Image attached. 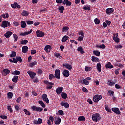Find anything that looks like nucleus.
Returning a JSON list of instances; mask_svg holds the SVG:
<instances>
[{"instance_id": "nucleus-47", "label": "nucleus", "mask_w": 125, "mask_h": 125, "mask_svg": "<svg viewBox=\"0 0 125 125\" xmlns=\"http://www.w3.org/2000/svg\"><path fill=\"white\" fill-rule=\"evenodd\" d=\"M92 70V68L90 67H89L88 66H86L85 67V71L86 72H88V71H91Z\"/></svg>"}, {"instance_id": "nucleus-44", "label": "nucleus", "mask_w": 125, "mask_h": 125, "mask_svg": "<svg viewBox=\"0 0 125 125\" xmlns=\"http://www.w3.org/2000/svg\"><path fill=\"white\" fill-rule=\"evenodd\" d=\"M69 31V27L68 26H65L62 29V32H68Z\"/></svg>"}, {"instance_id": "nucleus-59", "label": "nucleus", "mask_w": 125, "mask_h": 125, "mask_svg": "<svg viewBox=\"0 0 125 125\" xmlns=\"http://www.w3.org/2000/svg\"><path fill=\"white\" fill-rule=\"evenodd\" d=\"M7 109H8V111H9V112H10V113H12V112H13V110H12V108H11V106H8Z\"/></svg>"}, {"instance_id": "nucleus-29", "label": "nucleus", "mask_w": 125, "mask_h": 125, "mask_svg": "<svg viewBox=\"0 0 125 125\" xmlns=\"http://www.w3.org/2000/svg\"><path fill=\"white\" fill-rule=\"evenodd\" d=\"M51 47V46H50V45H46L44 48L45 51H46V52H50Z\"/></svg>"}, {"instance_id": "nucleus-32", "label": "nucleus", "mask_w": 125, "mask_h": 125, "mask_svg": "<svg viewBox=\"0 0 125 125\" xmlns=\"http://www.w3.org/2000/svg\"><path fill=\"white\" fill-rule=\"evenodd\" d=\"M62 97L63 98V99H67V98L68 97V95H67V93H63L62 92L61 94Z\"/></svg>"}, {"instance_id": "nucleus-43", "label": "nucleus", "mask_w": 125, "mask_h": 125, "mask_svg": "<svg viewBox=\"0 0 125 125\" xmlns=\"http://www.w3.org/2000/svg\"><path fill=\"white\" fill-rule=\"evenodd\" d=\"M7 96L9 99H11L13 96V93L10 92H8L7 93Z\"/></svg>"}, {"instance_id": "nucleus-33", "label": "nucleus", "mask_w": 125, "mask_h": 125, "mask_svg": "<svg viewBox=\"0 0 125 125\" xmlns=\"http://www.w3.org/2000/svg\"><path fill=\"white\" fill-rule=\"evenodd\" d=\"M78 121H83L84 122H85V117L83 116H79L78 118Z\"/></svg>"}, {"instance_id": "nucleus-35", "label": "nucleus", "mask_w": 125, "mask_h": 125, "mask_svg": "<svg viewBox=\"0 0 125 125\" xmlns=\"http://www.w3.org/2000/svg\"><path fill=\"white\" fill-rule=\"evenodd\" d=\"M29 42V41H28V40H22L21 42V44H27V43H28Z\"/></svg>"}, {"instance_id": "nucleus-57", "label": "nucleus", "mask_w": 125, "mask_h": 125, "mask_svg": "<svg viewBox=\"0 0 125 125\" xmlns=\"http://www.w3.org/2000/svg\"><path fill=\"white\" fill-rule=\"evenodd\" d=\"M78 41H79V42H82V41H83V37L79 36L78 38Z\"/></svg>"}, {"instance_id": "nucleus-25", "label": "nucleus", "mask_w": 125, "mask_h": 125, "mask_svg": "<svg viewBox=\"0 0 125 125\" xmlns=\"http://www.w3.org/2000/svg\"><path fill=\"white\" fill-rule=\"evenodd\" d=\"M77 51L80 52L81 54H83V53H85V52L83 51V47H82V46H80L77 48Z\"/></svg>"}, {"instance_id": "nucleus-55", "label": "nucleus", "mask_w": 125, "mask_h": 125, "mask_svg": "<svg viewBox=\"0 0 125 125\" xmlns=\"http://www.w3.org/2000/svg\"><path fill=\"white\" fill-rule=\"evenodd\" d=\"M37 72H38V75H41V74H42V72L43 71H42V70L39 68V69H37Z\"/></svg>"}, {"instance_id": "nucleus-23", "label": "nucleus", "mask_w": 125, "mask_h": 125, "mask_svg": "<svg viewBox=\"0 0 125 125\" xmlns=\"http://www.w3.org/2000/svg\"><path fill=\"white\" fill-rule=\"evenodd\" d=\"M28 50H29V47H28V46H23L22 47V52H23V53H26Z\"/></svg>"}, {"instance_id": "nucleus-52", "label": "nucleus", "mask_w": 125, "mask_h": 125, "mask_svg": "<svg viewBox=\"0 0 125 125\" xmlns=\"http://www.w3.org/2000/svg\"><path fill=\"white\" fill-rule=\"evenodd\" d=\"M83 9L84 10H88V11H90L91 9H90V7L89 6H86L83 7Z\"/></svg>"}, {"instance_id": "nucleus-4", "label": "nucleus", "mask_w": 125, "mask_h": 125, "mask_svg": "<svg viewBox=\"0 0 125 125\" xmlns=\"http://www.w3.org/2000/svg\"><path fill=\"white\" fill-rule=\"evenodd\" d=\"M101 99H102L101 95H96L93 97L94 102L97 103L99 100H101Z\"/></svg>"}, {"instance_id": "nucleus-38", "label": "nucleus", "mask_w": 125, "mask_h": 125, "mask_svg": "<svg viewBox=\"0 0 125 125\" xmlns=\"http://www.w3.org/2000/svg\"><path fill=\"white\" fill-rule=\"evenodd\" d=\"M21 28H26V27H27V24H26V22L24 21H21Z\"/></svg>"}, {"instance_id": "nucleus-34", "label": "nucleus", "mask_w": 125, "mask_h": 125, "mask_svg": "<svg viewBox=\"0 0 125 125\" xmlns=\"http://www.w3.org/2000/svg\"><path fill=\"white\" fill-rule=\"evenodd\" d=\"M12 82H13V83H16L17 82H18V76L15 75L13 76V78H12Z\"/></svg>"}, {"instance_id": "nucleus-17", "label": "nucleus", "mask_w": 125, "mask_h": 125, "mask_svg": "<svg viewBox=\"0 0 125 125\" xmlns=\"http://www.w3.org/2000/svg\"><path fill=\"white\" fill-rule=\"evenodd\" d=\"M33 32V30L31 29L29 31L25 32L24 33H21L20 34V36H22L23 37H25V36H26V35H29V34H31Z\"/></svg>"}, {"instance_id": "nucleus-27", "label": "nucleus", "mask_w": 125, "mask_h": 125, "mask_svg": "<svg viewBox=\"0 0 125 125\" xmlns=\"http://www.w3.org/2000/svg\"><path fill=\"white\" fill-rule=\"evenodd\" d=\"M38 103L40 104L42 108H45L46 106L44 104V103L43 102V101L42 100L39 101Z\"/></svg>"}, {"instance_id": "nucleus-45", "label": "nucleus", "mask_w": 125, "mask_h": 125, "mask_svg": "<svg viewBox=\"0 0 125 125\" xmlns=\"http://www.w3.org/2000/svg\"><path fill=\"white\" fill-rule=\"evenodd\" d=\"M58 115H60L61 116H64V111L62 110H58Z\"/></svg>"}, {"instance_id": "nucleus-22", "label": "nucleus", "mask_w": 125, "mask_h": 125, "mask_svg": "<svg viewBox=\"0 0 125 125\" xmlns=\"http://www.w3.org/2000/svg\"><path fill=\"white\" fill-rule=\"evenodd\" d=\"M13 33L11 31H8L5 34L4 36L7 39H9L10 37V36L12 35Z\"/></svg>"}, {"instance_id": "nucleus-64", "label": "nucleus", "mask_w": 125, "mask_h": 125, "mask_svg": "<svg viewBox=\"0 0 125 125\" xmlns=\"http://www.w3.org/2000/svg\"><path fill=\"white\" fill-rule=\"evenodd\" d=\"M78 34L80 36H82V37H84V33H83V31H81Z\"/></svg>"}, {"instance_id": "nucleus-9", "label": "nucleus", "mask_w": 125, "mask_h": 125, "mask_svg": "<svg viewBox=\"0 0 125 125\" xmlns=\"http://www.w3.org/2000/svg\"><path fill=\"white\" fill-rule=\"evenodd\" d=\"M27 74H29V76L30 77L31 79H34L35 77H36V73L32 71H27Z\"/></svg>"}, {"instance_id": "nucleus-60", "label": "nucleus", "mask_w": 125, "mask_h": 125, "mask_svg": "<svg viewBox=\"0 0 125 125\" xmlns=\"http://www.w3.org/2000/svg\"><path fill=\"white\" fill-rule=\"evenodd\" d=\"M56 3L61 4L62 2L63 3V0H56Z\"/></svg>"}, {"instance_id": "nucleus-36", "label": "nucleus", "mask_w": 125, "mask_h": 125, "mask_svg": "<svg viewBox=\"0 0 125 125\" xmlns=\"http://www.w3.org/2000/svg\"><path fill=\"white\" fill-rule=\"evenodd\" d=\"M93 53L94 55H96V56H100V52H99V51L94 50L93 51Z\"/></svg>"}, {"instance_id": "nucleus-37", "label": "nucleus", "mask_w": 125, "mask_h": 125, "mask_svg": "<svg viewBox=\"0 0 125 125\" xmlns=\"http://www.w3.org/2000/svg\"><path fill=\"white\" fill-rule=\"evenodd\" d=\"M108 83L110 86H113L116 83L113 80H109L108 81Z\"/></svg>"}, {"instance_id": "nucleus-24", "label": "nucleus", "mask_w": 125, "mask_h": 125, "mask_svg": "<svg viewBox=\"0 0 125 125\" xmlns=\"http://www.w3.org/2000/svg\"><path fill=\"white\" fill-rule=\"evenodd\" d=\"M58 9L60 13H63L64 12V10H65V8L63 6H59Z\"/></svg>"}, {"instance_id": "nucleus-62", "label": "nucleus", "mask_w": 125, "mask_h": 125, "mask_svg": "<svg viewBox=\"0 0 125 125\" xmlns=\"http://www.w3.org/2000/svg\"><path fill=\"white\" fill-rule=\"evenodd\" d=\"M16 5H17V2H15L14 4H12L11 5V7H12V8H16Z\"/></svg>"}, {"instance_id": "nucleus-10", "label": "nucleus", "mask_w": 125, "mask_h": 125, "mask_svg": "<svg viewBox=\"0 0 125 125\" xmlns=\"http://www.w3.org/2000/svg\"><path fill=\"white\" fill-rule=\"evenodd\" d=\"M42 99L43 101L47 103V104L49 103V100L48 99L47 95L46 94H43L42 95Z\"/></svg>"}, {"instance_id": "nucleus-12", "label": "nucleus", "mask_w": 125, "mask_h": 125, "mask_svg": "<svg viewBox=\"0 0 125 125\" xmlns=\"http://www.w3.org/2000/svg\"><path fill=\"white\" fill-rule=\"evenodd\" d=\"M61 106H62V107H64V108H68L70 107L69 103H68L67 102H62L61 103Z\"/></svg>"}, {"instance_id": "nucleus-14", "label": "nucleus", "mask_w": 125, "mask_h": 125, "mask_svg": "<svg viewBox=\"0 0 125 125\" xmlns=\"http://www.w3.org/2000/svg\"><path fill=\"white\" fill-rule=\"evenodd\" d=\"M112 111L117 115H120V114H121V111H120V109L118 108H112Z\"/></svg>"}, {"instance_id": "nucleus-42", "label": "nucleus", "mask_w": 125, "mask_h": 125, "mask_svg": "<svg viewBox=\"0 0 125 125\" xmlns=\"http://www.w3.org/2000/svg\"><path fill=\"white\" fill-rule=\"evenodd\" d=\"M21 15L23 16H28V15H29V12L27 11H23L22 12Z\"/></svg>"}, {"instance_id": "nucleus-8", "label": "nucleus", "mask_w": 125, "mask_h": 125, "mask_svg": "<svg viewBox=\"0 0 125 125\" xmlns=\"http://www.w3.org/2000/svg\"><path fill=\"white\" fill-rule=\"evenodd\" d=\"M55 77L56 79H60V70L56 69L55 70Z\"/></svg>"}, {"instance_id": "nucleus-5", "label": "nucleus", "mask_w": 125, "mask_h": 125, "mask_svg": "<svg viewBox=\"0 0 125 125\" xmlns=\"http://www.w3.org/2000/svg\"><path fill=\"white\" fill-rule=\"evenodd\" d=\"M113 40L115 41V42L117 43H119L120 42V38L118 37V36H119V34L117 33L116 34L114 33L113 34Z\"/></svg>"}, {"instance_id": "nucleus-53", "label": "nucleus", "mask_w": 125, "mask_h": 125, "mask_svg": "<svg viewBox=\"0 0 125 125\" xmlns=\"http://www.w3.org/2000/svg\"><path fill=\"white\" fill-rule=\"evenodd\" d=\"M16 58L17 61H19V62H22V61H23V60L21 57H16Z\"/></svg>"}, {"instance_id": "nucleus-56", "label": "nucleus", "mask_w": 125, "mask_h": 125, "mask_svg": "<svg viewBox=\"0 0 125 125\" xmlns=\"http://www.w3.org/2000/svg\"><path fill=\"white\" fill-rule=\"evenodd\" d=\"M26 23L27 25H33V24H34V21H28Z\"/></svg>"}, {"instance_id": "nucleus-28", "label": "nucleus", "mask_w": 125, "mask_h": 125, "mask_svg": "<svg viewBox=\"0 0 125 125\" xmlns=\"http://www.w3.org/2000/svg\"><path fill=\"white\" fill-rule=\"evenodd\" d=\"M96 68L98 72H101V64L100 63H98L97 64Z\"/></svg>"}, {"instance_id": "nucleus-50", "label": "nucleus", "mask_w": 125, "mask_h": 125, "mask_svg": "<svg viewBox=\"0 0 125 125\" xmlns=\"http://www.w3.org/2000/svg\"><path fill=\"white\" fill-rule=\"evenodd\" d=\"M13 37L14 38V42H17V40L18 39V36L16 34H14L13 35Z\"/></svg>"}, {"instance_id": "nucleus-39", "label": "nucleus", "mask_w": 125, "mask_h": 125, "mask_svg": "<svg viewBox=\"0 0 125 125\" xmlns=\"http://www.w3.org/2000/svg\"><path fill=\"white\" fill-rule=\"evenodd\" d=\"M12 75H16L17 76H18V75H20V71L18 70H15L13 72H11Z\"/></svg>"}, {"instance_id": "nucleus-49", "label": "nucleus", "mask_w": 125, "mask_h": 125, "mask_svg": "<svg viewBox=\"0 0 125 125\" xmlns=\"http://www.w3.org/2000/svg\"><path fill=\"white\" fill-rule=\"evenodd\" d=\"M23 111L24 112L25 114H26V115H28V116H31V112L28 111V110L24 109L23 110Z\"/></svg>"}, {"instance_id": "nucleus-30", "label": "nucleus", "mask_w": 125, "mask_h": 125, "mask_svg": "<svg viewBox=\"0 0 125 125\" xmlns=\"http://www.w3.org/2000/svg\"><path fill=\"white\" fill-rule=\"evenodd\" d=\"M63 67H65V68L66 69H67V70H71L72 69V66L71 65H70L69 64H63Z\"/></svg>"}, {"instance_id": "nucleus-11", "label": "nucleus", "mask_w": 125, "mask_h": 125, "mask_svg": "<svg viewBox=\"0 0 125 125\" xmlns=\"http://www.w3.org/2000/svg\"><path fill=\"white\" fill-rule=\"evenodd\" d=\"M63 90H64V88H63V87H58L56 89V92L57 94H60L61 93H62Z\"/></svg>"}, {"instance_id": "nucleus-16", "label": "nucleus", "mask_w": 125, "mask_h": 125, "mask_svg": "<svg viewBox=\"0 0 125 125\" xmlns=\"http://www.w3.org/2000/svg\"><path fill=\"white\" fill-rule=\"evenodd\" d=\"M106 12L107 14H108L109 15H110V14H112V13L114 12V9L112 8H107L106 10Z\"/></svg>"}, {"instance_id": "nucleus-51", "label": "nucleus", "mask_w": 125, "mask_h": 125, "mask_svg": "<svg viewBox=\"0 0 125 125\" xmlns=\"http://www.w3.org/2000/svg\"><path fill=\"white\" fill-rule=\"evenodd\" d=\"M105 109L107 112H108V113H111V112H112L111 109L109 108V107L107 105L105 106Z\"/></svg>"}, {"instance_id": "nucleus-13", "label": "nucleus", "mask_w": 125, "mask_h": 125, "mask_svg": "<svg viewBox=\"0 0 125 125\" xmlns=\"http://www.w3.org/2000/svg\"><path fill=\"white\" fill-rule=\"evenodd\" d=\"M62 75H63L65 78H68V77L70 76V72L68 70L65 69L63 71Z\"/></svg>"}, {"instance_id": "nucleus-15", "label": "nucleus", "mask_w": 125, "mask_h": 125, "mask_svg": "<svg viewBox=\"0 0 125 125\" xmlns=\"http://www.w3.org/2000/svg\"><path fill=\"white\" fill-rule=\"evenodd\" d=\"M62 3L63 4H65L66 6H71L72 5V2L69 1V0H64Z\"/></svg>"}, {"instance_id": "nucleus-63", "label": "nucleus", "mask_w": 125, "mask_h": 125, "mask_svg": "<svg viewBox=\"0 0 125 125\" xmlns=\"http://www.w3.org/2000/svg\"><path fill=\"white\" fill-rule=\"evenodd\" d=\"M82 91H83V92L87 93L88 92V90H87V89H86V88L85 87H83L82 88Z\"/></svg>"}, {"instance_id": "nucleus-40", "label": "nucleus", "mask_w": 125, "mask_h": 125, "mask_svg": "<svg viewBox=\"0 0 125 125\" xmlns=\"http://www.w3.org/2000/svg\"><path fill=\"white\" fill-rule=\"evenodd\" d=\"M94 21L96 25H99V24H100V20L98 19V18L95 19Z\"/></svg>"}, {"instance_id": "nucleus-26", "label": "nucleus", "mask_w": 125, "mask_h": 125, "mask_svg": "<svg viewBox=\"0 0 125 125\" xmlns=\"http://www.w3.org/2000/svg\"><path fill=\"white\" fill-rule=\"evenodd\" d=\"M3 73L4 74V76H6L8 75L9 73H10V70H8V69L6 68L3 70Z\"/></svg>"}, {"instance_id": "nucleus-20", "label": "nucleus", "mask_w": 125, "mask_h": 125, "mask_svg": "<svg viewBox=\"0 0 125 125\" xmlns=\"http://www.w3.org/2000/svg\"><path fill=\"white\" fill-rule=\"evenodd\" d=\"M105 68L106 69H113V68H114V66L111 65V62H108L107 64L105 65Z\"/></svg>"}, {"instance_id": "nucleus-46", "label": "nucleus", "mask_w": 125, "mask_h": 125, "mask_svg": "<svg viewBox=\"0 0 125 125\" xmlns=\"http://www.w3.org/2000/svg\"><path fill=\"white\" fill-rule=\"evenodd\" d=\"M55 76L53 75V74H50L49 75V80H53V79H55Z\"/></svg>"}, {"instance_id": "nucleus-18", "label": "nucleus", "mask_w": 125, "mask_h": 125, "mask_svg": "<svg viewBox=\"0 0 125 125\" xmlns=\"http://www.w3.org/2000/svg\"><path fill=\"white\" fill-rule=\"evenodd\" d=\"M91 58L92 61H93V62H94V63H97V62H99V58L95 57L94 56H92Z\"/></svg>"}, {"instance_id": "nucleus-19", "label": "nucleus", "mask_w": 125, "mask_h": 125, "mask_svg": "<svg viewBox=\"0 0 125 125\" xmlns=\"http://www.w3.org/2000/svg\"><path fill=\"white\" fill-rule=\"evenodd\" d=\"M68 40H69V36L65 35L62 38L61 41L62 42H66V41H68Z\"/></svg>"}, {"instance_id": "nucleus-2", "label": "nucleus", "mask_w": 125, "mask_h": 125, "mask_svg": "<svg viewBox=\"0 0 125 125\" xmlns=\"http://www.w3.org/2000/svg\"><path fill=\"white\" fill-rule=\"evenodd\" d=\"M44 83L45 84H47V89H51L53 86L52 85H54V83L52 82H49L47 81V80L44 81Z\"/></svg>"}, {"instance_id": "nucleus-1", "label": "nucleus", "mask_w": 125, "mask_h": 125, "mask_svg": "<svg viewBox=\"0 0 125 125\" xmlns=\"http://www.w3.org/2000/svg\"><path fill=\"white\" fill-rule=\"evenodd\" d=\"M92 119L93 122H99L101 120V116L99 113H95L92 115Z\"/></svg>"}, {"instance_id": "nucleus-48", "label": "nucleus", "mask_w": 125, "mask_h": 125, "mask_svg": "<svg viewBox=\"0 0 125 125\" xmlns=\"http://www.w3.org/2000/svg\"><path fill=\"white\" fill-rule=\"evenodd\" d=\"M83 84H85V85H88V84H89V81H88L87 80L84 79L83 80Z\"/></svg>"}, {"instance_id": "nucleus-31", "label": "nucleus", "mask_w": 125, "mask_h": 125, "mask_svg": "<svg viewBox=\"0 0 125 125\" xmlns=\"http://www.w3.org/2000/svg\"><path fill=\"white\" fill-rule=\"evenodd\" d=\"M61 123V118L60 117H58L57 118V120L55 121V125H59Z\"/></svg>"}, {"instance_id": "nucleus-3", "label": "nucleus", "mask_w": 125, "mask_h": 125, "mask_svg": "<svg viewBox=\"0 0 125 125\" xmlns=\"http://www.w3.org/2000/svg\"><path fill=\"white\" fill-rule=\"evenodd\" d=\"M36 36L38 38H43L45 35L44 32L41 30H37L36 32Z\"/></svg>"}, {"instance_id": "nucleus-61", "label": "nucleus", "mask_w": 125, "mask_h": 125, "mask_svg": "<svg viewBox=\"0 0 125 125\" xmlns=\"http://www.w3.org/2000/svg\"><path fill=\"white\" fill-rule=\"evenodd\" d=\"M0 118L3 120H6V119H7V116H6V115H1L0 116Z\"/></svg>"}, {"instance_id": "nucleus-6", "label": "nucleus", "mask_w": 125, "mask_h": 125, "mask_svg": "<svg viewBox=\"0 0 125 125\" xmlns=\"http://www.w3.org/2000/svg\"><path fill=\"white\" fill-rule=\"evenodd\" d=\"M31 109L33 111H36V112H42V111H43V108L42 107H38L36 106H32Z\"/></svg>"}, {"instance_id": "nucleus-7", "label": "nucleus", "mask_w": 125, "mask_h": 125, "mask_svg": "<svg viewBox=\"0 0 125 125\" xmlns=\"http://www.w3.org/2000/svg\"><path fill=\"white\" fill-rule=\"evenodd\" d=\"M8 26H10V22L6 21H2V23L1 24V26L2 27V28H7Z\"/></svg>"}, {"instance_id": "nucleus-54", "label": "nucleus", "mask_w": 125, "mask_h": 125, "mask_svg": "<svg viewBox=\"0 0 125 125\" xmlns=\"http://www.w3.org/2000/svg\"><path fill=\"white\" fill-rule=\"evenodd\" d=\"M10 57H15L16 56V52L12 51V54L10 55Z\"/></svg>"}, {"instance_id": "nucleus-58", "label": "nucleus", "mask_w": 125, "mask_h": 125, "mask_svg": "<svg viewBox=\"0 0 125 125\" xmlns=\"http://www.w3.org/2000/svg\"><path fill=\"white\" fill-rule=\"evenodd\" d=\"M55 56L57 58H59L60 59H61V58L62 57H61V56H60V54L58 53H56V54L55 55Z\"/></svg>"}, {"instance_id": "nucleus-21", "label": "nucleus", "mask_w": 125, "mask_h": 125, "mask_svg": "<svg viewBox=\"0 0 125 125\" xmlns=\"http://www.w3.org/2000/svg\"><path fill=\"white\" fill-rule=\"evenodd\" d=\"M42 123V120L41 118H38V120H34V123L36 124V125H40Z\"/></svg>"}, {"instance_id": "nucleus-41", "label": "nucleus", "mask_w": 125, "mask_h": 125, "mask_svg": "<svg viewBox=\"0 0 125 125\" xmlns=\"http://www.w3.org/2000/svg\"><path fill=\"white\" fill-rule=\"evenodd\" d=\"M35 65H37V62L36 61H34L33 62H31L29 64V67H30V68H33V67H34V66H35Z\"/></svg>"}]
</instances>
